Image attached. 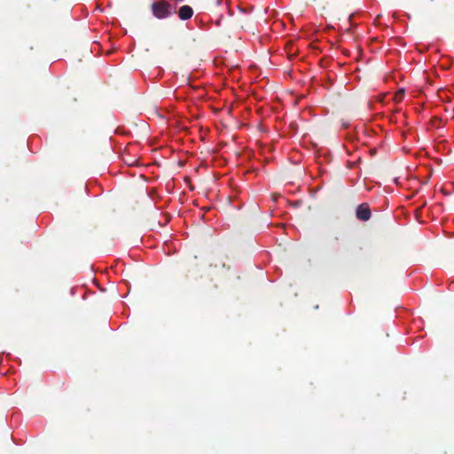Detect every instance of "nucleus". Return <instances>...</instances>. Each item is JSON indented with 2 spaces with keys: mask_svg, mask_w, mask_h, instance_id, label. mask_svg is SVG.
<instances>
[{
  "mask_svg": "<svg viewBox=\"0 0 454 454\" xmlns=\"http://www.w3.org/2000/svg\"><path fill=\"white\" fill-rule=\"evenodd\" d=\"M212 63L215 67H218L222 63V59L214 58V59H212Z\"/></svg>",
  "mask_w": 454,
  "mask_h": 454,
  "instance_id": "nucleus-5",
  "label": "nucleus"
},
{
  "mask_svg": "<svg viewBox=\"0 0 454 454\" xmlns=\"http://www.w3.org/2000/svg\"><path fill=\"white\" fill-rule=\"evenodd\" d=\"M371 209L367 203L358 205L356 210V216L360 221H368L371 218Z\"/></svg>",
  "mask_w": 454,
  "mask_h": 454,
  "instance_id": "nucleus-2",
  "label": "nucleus"
},
{
  "mask_svg": "<svg viewBox=\"0 0 454 454\" xmlns=\"http://www.w3.org/2000/svg\"><path fill=\"white\" fill-rule=\"evenodd\" d=\"M193 15V10L189 5H183L179 8L178 17L182 20H187Z\"/></svg>",
  "mask_w": 454,
  "mask_h": 454,
  "instance_id": "nucleus-3",
  "label": "nucleus"
},
{
  "mask_svg": "<svg viewBox=\"0 0 454 454\" xmlns=\"http://www.w3.org/2000/svg\"><path fill=\"white\" fill-rule=\"evenodd\" d=\"M256 145H257V148L262 145L261 144L259 145L258 141L256 142Z\"/></svg>",
  "mask_w": 454,
  "mask_h": 454,
  "instance_id": "nucleus-9",
  "label": "nucleus"
},
{
  "mask_svg": "<svg viewBox=\"0 0 454 454\" xmlns=\"http://www.w3.org/2000/svg\"><path fill=\"white\" fill-rule=\"evenodd\" d=\"M404 95H405L404 90L403 89H400L395 94V97H394L395 101H396V102L402 101L403 97H404Z\"/></svg>",
  "mask_w": 454,
  "mask_h": 454,
  "instance_id": "nucleus-4",
  "label": "nucleus"
},
{
  "mask_svg": "<svg viewBox=\"0 0 454 454\" xmlns=\"http://www.w3.org/2000/svg\"><path fill=\"white\" fill-rule=\"evenodd\" d=\"M295 55H296V53H295V52H294V53H289V54H288V57H294Z\"/></svg>",
  "mask_w": 454,
  "mask_h": 454,
  "instance_id": "nucleus-7",
  "label": "nucleus"
},
{
  "mask_svg": "<svg viewBox=\"0 0 454 454\" xmlns=\"http://www.w3.org/2000/svg\"><path fill=\"white\" fill-rule=\"evenodd\" d=\"M151 9L153 15L159 20L167 19L174 12L170 4L163 0L153 3Z\"/></svg>",
  "mask_w": 454,
  "mask_h": 454,
  "instance_id": "nucleus-1",
  "label": "nucleus"
},
{
  "mask_svg": "<svg viewBox=\"0 0 454 454\" xmlns=\"http://www.w3.org/2000/svg\"><path fill=\"white\" fill-rule=\"evenodd\" d=\"M262 132H266L267 130L265 129H260Z\"/></svg>",
  "mask_w": 454,
  "mask_h": 454,
  "instance_id": "nucleus-8",
  "label": "nucleus"
},
{
  "mask_svg": "<svg viewBox=\"0 0 454 454\" xmlns=\"http://www.w3.org/2000/svg\"><path fill=\"white\" fill-rule=\"evenodd\" d=\"M326 59H324V58H321V60H320V63H321V66L324 67V60H325Z\"/></svg>",
  "mask_w": 454,
  "mask_h": 454,
  "instance_id": "nucleus-6",
  "label": "nucleus"
}]
</instances>
